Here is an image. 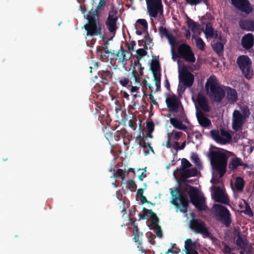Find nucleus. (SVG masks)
I'll list each match as a JSON object with an SVG mask.
<instances>
[{
    "mask_svg": "<svg viewBox=\"0 0 254 254\" xmlns=\"http://www.w3.org/2000/svg\"><path fill=\"white\" fill-rule=\"evenodd\" d=\"M98 17L88 13L86 17L87 22L84 25V28L87 36H99L102 40L105 41L107 39L105 29L103 25L98 22Z\"/></svg>",
    "mask_w": 254,
    "mask_h": 254,
    "instance_id": "f257e3e1",
    "label": "nucleus"
},
{
    "mask_svg": "<svg viewBox=\"0 0 254 254\" xmlns=\"http://www.w3.org/2000/svg\"><path fill=\"white\" fill-rule=\"evenodd\" d=\"M210 163L213 169L222 177L226 172L228 156L220 151H209Z\"/></svg>",
    "mask_w": 254,
    "mask_h": 254,
    "instance_id": "f03ea898",
    "label": "nucleus"
},
{
    "mask_svg": "<svg viewBox=\"0 0 254 254\" xmlns=\"http://www.w3.org/2000/svg\"><path fill=\"white\" fill-rule=\"evenodd\" d=\"M205 89L207 95L212 101L220 102L225 97L224 90L217 83V80L212 76L207 79Z\"/></svg>",
    "mask_w": 254,
    "mask_h": 254,
    "instance_id": "7ed1b4c3",
    "label": "nucleus"
},
{
    "mask_svg": "<svg viewBox=\"0 0 254 254\" xmlns=\"http://www.w3.org/2000/svg\"><path fill=\"white\" fill-rule=\"evenodd\" d=\"M176 193L171 190L170 193L172 196V200L171 203L177 208H179L180 211L183 213H186L188 211L189 200L187 194L180 188L176 190Z\"/></svg>",
    "mask_w": 254,
    "mask_h": 254,
    "instance_id": "20e7f679",
    "label": "nucleus"
},
{
    "mask_svg": "<svg viewBox=\"0 0 254 254\" xmlns=\"http://www.w3.org/2000/svg\"><path fill=\"white\" fill-rule=\"evenodd\" d=\"M184 59L186 62L194 63L195 58L190 46L186 43L181 44L178 46L177 53L175 52V58ZM175 60V59H174Z\"/></svg>",
    "mask_w": 254,
    "mask_h": 254,
    "instance_id": "39448f33",
    "label": "nucleus"
},
{
    "mask_svg": "<svg viewBox=\"0 0 254 254\" xmlns=\"http://www.w3.org/2000/svg\"><path fill=\"white\" fill-rule=\"evenodd\" d=\"M236 63L244 77L247 79H250L253 74L252 63L249 57L246 55L240 56L237 58Z\"/></svg>",
    "mask_w": 254,
    "mask_h": 254,
    "instance_id": "423d86ee",
    "label": "nucleus"
},
{
    "mask_svg": "<svg viewBox=\"0 0 254 254\" xmlns=\"http://www.w3.org/2000/svg\"><path fill=\"white\" fill-rule=\"evenodd\" d=\"M189 228L196 234H200L203 237H209L211 233L205 222L200 219L192 218L189 222Z\"/></svg>",
    "mask_w": 254,
    "mask_h": 254,
    "instance_id": "0eeeda50",
    "label": "nucleus"
},
{
    "mask_svg": "<svg viewBox=\"0 0 254 254\" xmlns=\"http://www.w3.org/2000/svg\"><path fill=\"white\" fill-rule=\"evenodd\" d=\"M188 192L191 203L198 210L203 211L206 210L207 206L205 203V199L203 197L199 196L198 190L197 188L190 186Z\"/></svg>",
    "mask_w": 254,
    "mask_h": 254,
    "instance_id": "6e6552de",
    "label": "nucleus"
},
{
    "mask_svg": "<svg viewBox=\"0 0 254 254\" xmlns=\"http://www.w3.org/2000/svg\"><path fill=\"white\" fill-rule=\"evenodd\" d=\"M145 0L146 2L147 12L151 17L156 18L158 13H163V6L162 0Z\"/></svg>",
    "mask_w": 254,
    "mask_h": 254,
    "instance_id": "1a4fd4ad",
    "label": "nucleus"
},
{
    "mask_svg": "<svg viewBox=\"0 0 254 254\" xmlns=\"http://www.w3.org/2000/svg\"><path fill=\"white\" fill-rule=\"evenodd\" d=\"M117 13L116 9L112 8L109 11L108 16L105 21V25L107 29L114 36L118 29L117 22L118 17L117 15Z\"/></svg>",
    "mask_w": 254,
    "mask_h": 254,
    "instance_id": "9d476101",
    "label": "nucleus"
},
{
    "mask_svg": "<svg viewBox=\"0 0 254 254\" xmlns=\"http://www.w3.org/2000/svg\"><path fill=\"white\" fill-rule=\"evenodd\" d=\"M231 4L236 9L246 14L253 11V7L249 0H230Z\"/></svg>",
    "mask_w": 254,
    "mask_h": 254,
    "instance_id": "9b49d317",
    "label": "nucleus"
},
{
    "mask_svg": "<svg viewBox=\"0 0 254 254\" xmlns=\"http://www.w3.org/2000/svg\"><path fill=\"white\" fill-rule=\"evenodd\" d=\"M179 80L184 85L188 87H191L193 83L194 76L189 71L186 65H184L182 67L181 71L179 73Z\"/></svg>",
    "mask_w": 254,
    "mask_h": 254,
    "instance_id": "f8f14e48",
    "label": "nucleus"
},
{
    "mask_svg": "<svg viewBox=\"0 0 254 254\" xmlns=\"http://www.w3.org/2000/svg\"><path fill=\"white\" fill-rule=\"evenodd\" d=\"M217 207L219 211L218 220L226 227H229L231 223L230 212L224 206L218 205Z\"/></svg>",
    "mask_w": 254,
    "mask_h": 254,
    "instance_id": "ddd939ff",
    "label": "nucleus"
},
{
    "mask_svg": "<svg viewBox=\"0 0 254 254\" xmlns=\"http://www.w3.org/2000/svg\"><path fill=\"white\" fill-rule=\"evenodd\" d=\"M245 119V117L239 110H234L232 115V128L236 131L242 129Z\"/></svg>",
    "mask_w": 254,
    "mask_h": 254,
    "instance_id": "4468645a",
    "label": "nucleus"
},
{
    "mask_svg": "<svg viewBox=\"0 0 254 254\" xmlns=\"http://www.w3.org/2000/svg\"><path fill=\"white\" fill-rule=\"evenodd\" d=\"M132 53L125 49L123 46L118 51L116 54V60L118 63L121 64L125 66L127 64V62L132 57Z\"/></svg>",
    "mask_w": 254,
    "mask_h": 254,
    "instance_id": "2eb2a0df",
    "label": "nucleus"
},
{
    "mask_svg": "<svg viewBox=\"0 0 254 254\" xmlns=\"http://www.w3.org/2000/svg\"><path fill=\"white\" fill-rule=\"evenodd\" d=\"M234 236L235 237V244L241 249H246L249 245L248 241L246 237L243 235L242 233L238 230H235L234 232Z\"/></svg>",
    "mask_w": 254,
    "mask_h": 254,
    "instance_id": "dca6fc26",
    "label": "nucleus"
},
{
    "mask_svg": "<svg viewBox=\"0 0 254 254\" xmlns=\"http://www.w3.org/2000/svg\"><path fill=\"white\" fill-rule=\"evenodd\" d=\"M197 172L196 168H188L178 172L176 175H178L180 177L181 181L185 183L188 178L197 176Z\"/></svg>",
    "mask_w": 254,
    "mask_h": 254,
    "instance_id": "f3484780",
    "label": "nucleus"
},
{
    "mask_svg": "<svg viewBox=\"0 0 254 254\" xmlns=\"http://www.w3.org/2000/svg\"><path fill=\"white\" fill-rule=\"evenodd\" d=\"M213 198L216 202L227 204L229 199L225 195L222 190L219 187H215L213 192Z\"/></svg>",
    "mask_w": 254,
    "mask_h": 254,
    "instance_id": "a211bd4d",
    "label": "nucleus"
},
{
    "mask_svg": "<svg viewBox=\"0 0 254 254\" xmlns=\"http://www.w3.org/2000/svg\"><path fill=\"white\" fill-rule=\"evenodd\" d=\"M241 45L246 50L251 49L254 45V36L252 33L245 34L242 38Z\"/></svg>",
    "mask_w": 254,
    "mask_h": 254,
    "instance_id": "6ab92c4d",
    "label": "nucleus"
},
{
    "mask_svg": "<svg viewBox=\"0 0 254 254\" xmlns=\"http://www.w3.org/2000/svg\"><path fill=\"white\" fill-rule=\"evenodd\" d=\"M143 69L144 67L142 66L139 60L134 62L132 74L134 77L135 82L138 83L139 82V78L137 77V75L141 77L143 74Z\"/></svg>",
    "mask_w": 254,
    "mask_h": 254,
    "instance_id": "aec40b11",
    "label": "nucleus"
},
{
    "mask_svg": "<svg viewBox=\"0 0 254 254\" xmlns=\"http://www.w3.org/2000/svg\"><path fill=\"white\" fill-rule=\"evenodd\" d=\"M113 72H111L109 70H102L98 72L99 76L101 78V82L103 84L102 89L105 85L109 83V81L111 79Z\"/></svg>",
    "mask_w": 254,
    "mask_h": 254,
    "instance_id": "412c9836",
    "label": "nucleus"
},
{
    "mask_svg": "<svg viewBox=\"0 0 254 254\" xmlns=\"http://www.w3.org/2000/svg\"><path fill=\"white\" fill-rule=\"evenodd\" d=\"M196 116L199 124L202 127L207 128L211 126V121L202 112H197Z\"/></svg>",
    "mask_w": 254,
    "mask_h": 254,
    "instance_id": "4be33fe9",
    "label": "nucleus"
},
{
    "mask_svg": "<svg viewBox=\"0 0 254 254\" xmlns=\"http://www.w3.org/2000/svg\"><path fill=\"white\" fill-rule=\"evenodd\" d=\"M104 49L103 46H98L96 49V54L102 61L107 62L109 60L111 53L108 50H105Z\"/></svg>",
    "mask_w": 254,
    "mask_h": 254,
    "instance_id": "5701e85b",
    "label": "nucleus"
},
{
    "mask_svg": "<svg viewBox=\"0 0 254 254\" xmlns=\"http://www.w3.org/2000/svg\"><path fill=\"white\" fill-rule=\"evenodd\" d=\"M166 103L167 105V107L170 111L175 112H178L179 102L176 96L167 98L166 100Z\"/></svg>",
    "mask_w": 254,
    "mask_h": 254,
    "instance_id": "b1692460",
    "label": "nucleus"
},
{
    "mask_svg": "<svg viewBox=\"0 0 254 254\" xmlns=\"http://www.w3.org/2000/svg\"><path fill=\"white\" fill-rule=\"evenodd\" d=\"M197 102L201 109L206 112L210 111V108L205 96L201 93H199L197 96Z\"/></svg>",
    "mask_w": 254,
    "mask_h": 254,
    "instance_id": "393cba45",
    "label": "nucleus"
},
{
    "mask_svg": "<svg viewBox=\"0 0 254 254\" xmlns=\"http://www.w3.org/2000/svg\"><path fill=\"white\" fill-rule=\"evenodd\" d=\"M240 28L246 31H254V21L251 20H241L239 22Z\"/></svg>",
    "mask_w": 254,
    "mask_h": 254,
    "instance_id": "a878e982",
    "label": "nucleus"
},
{
    "mask_svg": "<svg viewBox=\"0 0 254 254\" xmlns=\"http://www.w3.org/2000/svg\"><path fill=\"white\" fill-rule=\"evenodd\" d=\"M170 124L176 128L186 131L188 127L182 123V122L176 118L170 119Z\"/></svg>",
    "mask_w": 254,
    "mask_h": 254,
    "instance_id": "bb28decb",
    "label": "nucleus"
},
{
    "mask_svg": "<svg viewBox=\"0 0 254 254\" xmlns=\"http://www.w3.org/2000/svg\"><path fill=\"white\" fill-rule=\"evenodd\" d=\"M244 165V163L242 161L241 158L237 157H234L231 159L229 164V168L232 170H235L237 169L239 166H242Z\"/></svg>",
    "mask_w": 254,
    "mask_h": 254,
    "instance_id": "cd10ccee",
    "label": "nucleus"
},
{
    "mask_svg": "<svg viewBox=\"0 0 254 254\" xmlns=\"http://www.w3.org/2000/svg\"><path fill=\"white\" fill-rule=\"evenodd\" d=\"M226 90L228 100L232 102H236L238 99L236 90L230 87H227Z\"/></svg>",
    "mask_w": 254,
    "mask_h": 254,
    "instance_id": "c85d7f7f",
    "label": "nucleus"
},
{
    "mask_svg": "<svg viewBox=\"0 0 254 254\" xmlns=\"http://www.w3.org/2000/svg\"><path fill=\"white\" fill-rule=\"evenodd\" d=\"M195 245V242H192L191 239H187L185 242V249L186 250V254L193 253V252L196 251L194 249Z\"/></svg>",
    "mask_w": 254,
    "mask_h": 254,
    "instance_id": "c756f323",
    "label": "nucleus"
},
{
    "mask_svg": "<svg viewBox=\"0 0 254 254\" xmlns=\"http://www.w3.org/2000/svg\"><path fill=\"white\" fill-rule=\"evenodd\" d=\"M144 210L148 211V215L149 214L150 217V221L151 222V227H154V226L158 225L159 222V219L157 217L156 214L154 213L151 209H147L144 207Z\"/></svg>",
    "mask_w": 254,
    "mask_h": 254,
    "instance_id": "7c9ffc66",
    "label": "nucleus"
},
{
    "mask_svg": "<svg viewBox=\"0 0 254 254\" xmlns=\"http://www.w3.org/2000/svg\"><path fill=\"white\" fill-rule=\"evenodd\" d=\"M106 2V1L105 0H100L96 8L95 9H90L88 12V14L93 15V16H96V17H99L100 14L99 10L101 9L102 7L105 6Z\"/></svg>",
    "mask_w": 254,
    "mask_h": 254,
    "instance_id": "2f4dec72",
    "label": "nucleus"
},
{
    "mask_svg": "<svg viewBox=\"0 0 254 254\" xmlns=\"http://www.w3.org/2000/svg\"><path fill=\"white\" fill-rule=\"evenodd\" d=\"M118 81L121 86L127 88H129L131 84V82L129 80V75L120 77L118 79Z\"/></svg>",
    "mask_w": 254,
    "mask_h": 254,
    "instance_id": "473e14b6",
    "label": "nucleus"
},
{
    "mask_svg": "<svg viewBox=\"0 0 254 254\" xmlns=\"http://www.w3.org/2000/svg\"><path fill=\"white\" fill-rule=\"evenodd\" d=\"M210 134L212 138L218 143L225 144L226 141L220 135L218 130L213 129L210 131Z\"/></svg>",
    "mask_w": 254,
    "mask_h": 254,
    "instance_id": "72a5a7b5",
    "label": "nucleus"
},
{
    "mask_svg": "<svg viewBox=\"0 0 254 254\" xmlns=\"http://www.w3.org/2000/svg\"><path fill=\"white\" fill-rule=\"evenodd\" d=\"M191 166V163L187 159L183 158L181 161V166L180 168L176 169V170L174 172V175L176 176L178 172L188 169Z\"/></svg>",
    "mask_w": 254,
    "mask_h": 254,
    "instance_id": "f704fd0d",
    "label": "nucleus"
},
{
    "mask_svg": "<svg viewBox=\"0 0 254 254\" xmlns=\"http://www.w3.org/2000/svg\"><path fill=\"white\" fill-rule=\"evenodd\" d=\"M214 29L212 27L211 22H207L206 23L205 29L204 30V34L206 38H212L215 34Z\"/></svg>",
    "mask_w": 254,
    "mask_h": 254,
    "instance_id": "c9c22d12",
    "label": "nucleus"
},
{
    "mask_svg": "<svg viewBox=\"0 0 254 254\" xmlns=\"http://www.w3.org/2000/svg\"><path fill=\"white\" fill-rule=\"evenodd\" d=\"M213 51L219 56L223 53L224 45L221 42H216L212 45Z\"/></svg>",
    "mask_w": 254,
    "mask_h": 254,
    "instance_id": "e433bc0d",
    "label": "nucleus"
},
{
    "mask_svg": "<svg viewBox=\"0 0 254 254\" xmlns=\"http://www.w3.org/2000/svg\"><path fill=\"white\" fill-rule=\"evenodd\" d=\"M235 186L238 191H241L244 187V180L240 177L236 178Z\"/></svg>",
    "mask_w": 254,
    "mask_h": 254,
    "instance_id": "4c0bfd02",
    "label": "nucleus"
},
{
    "mask_svg": "<svg viewBox=\"0 0 254 254\" xmlns=\"http://www.w3.org/2000/svg\"><path fill=\"white\" fill-rule=\"evenodd\" d=\"M167 39L168 40L169 44L171 45L172 47V53L173 55V59H174L175 58V51L174 50V46L176 45V40L175 37L173 36V35L171 33L169 36L167 37Z\"/></svg>",
    "mask_w": 254,
    "mask_h": 254,
    "instance_id": "58836bf2",
    "label": "nucleus"
},
{
    "mask_svg": "<svg viewBox=\"0 0 254 254\" xmlns=\"http://www.w3.org/2000/svg\"><path fill=\"white\" fill-rule=\"evenodd\" d=\"M187 25L192 32L198 30L199 28V25L190 18H189L187 21Z\"/></svg>",
    "mask_w": 254,
    "mask_h": 254,
    "instance_id": "ea45409f",
    "label": "nucleus"
},
{
    "mask_svg": "<svg viewBox=\"0 0 254 254\" xmlns=\"http://www.w3.org/2000/svg\"><path fill=\"white\" fill-rule=\"evenodd\" d=\"M221 136L223 137L226 141L225 144L229 142L232 139L231 134L227 131L225 130L224 128H220Z\"/></svg>",
    "mask_w": 254,
    "mask_h": 254,
    "instance_id": "a19ab883",
    "label": "nucleus"
},
{
    "mask_svg": "<svg viewBox=\"0 0 254 254\" xmlns=\"http://www.w3.org/2000/svg\"><path fill=\"white\" fill-rule=\"evenodd\" d=\"M150 69L152 73L160 72V67L159 61L152 60Z\"/></svg>",
    "mask_w": 254,
    "mask_h": 254,
    "instance_id": "79ce46f5",
    "label": "nucleus"
},
{
    "mask_svg": "<svg viewBox=\"0 0 254 254\" xmlns=\"http://www.w3.org/2000/svg\"><path fill=\"white\" fill-rule=\"evenodd\" d=\"M187 3L191 5H196L203 2L206 5H209L208 0H186Z\"/></svg>",
    "mask_w": 254,
    "mask_h": 254,
    "instance_id": "37998d69",
    "label": "nucleus"
},
{
    "mask_svg": "<svg viewBox=\"0 0 254 254\" xmlns=\"http://www.w3.org/2000/svg\"><path fill=\"white\" fill-rule=\"evenodd\" d=\"M195 43L196 46L198 49L201 51H203L204 50L205 44L201 38L198 37L195 39Z\"/></svg>",
    "mask_w": 254,
    "mask_h": 254,
    "instance_id": "c03bdc74",
    "label": "nucleus"
},
{
    "mask_svg": "<svg viewBox=\"0 0 254 254\" xmlns=\"http://www.w3.org/2000/svg\"><path fill=\"white\" fill-rule=\"evenodd\" d=\"M159 33L161 36V37H168L169 35L171 33H170L169 31L168 30V29L163 26H160L159 29Z\"/></svg>",
    "mask_w": 254,
    "mask_h": 254,
    "instance_id": "a18cd8bd",
    "label": "nucleus"
},
{
    "mask_svg": "<svg viewBox=\"0 0 254 254\" xmlns=\"http://www.w3.org/2000/svg\"><path fill=\"white\" fill-rule=\"evenodd\" d=\"M126 173V172L125 171H124L121 169H118L114 174V177L116 178L121 177L122 181H123L125 179Z\"/></svg>",
    "mask_w": 254,
    "mask_h": 254,
    "instance_id": "49530a36",
    "label": "nucleus"
},
{
    "mask_svg": "<svg viewBox=\"0 0 254 254\" xmlns=\"http://www.w3.org/2000/svg\"><path fill=\"white\" fill-rule=\"evenodd\" d=\"M190 159L191 161L198 167L201 166L200 159L196 153H193L191 156Z\"/></svg>",
    "mask_w": 254,
    "mask_h": 254,
    "instance_id": "de8ad7c7",
    "label": "nucleus"
},
{
    "mask_svg": "<svg viewBox=\"0 0 254 254\" xmlns=\"http://www.w3.org/2000/svg\"><path fill=\"white\" fill-rule=\"evenodd\" d=\"M149 227L150 229H151V230L154 229V230H156V235L158 237H159L160 238H162L163 234H162V230L161 228V226L160 225H158L154 226V227H151V226H149Z\"/></svg>",
    "mask_w": 254,
    "mask_h": 254,
    "instance_id": "09e8293b",
    "label": "nucleus"
},
{
    "mask_svg": "<svg viewBox=\"0 0 254 254\" xmlns=\"http://www.w3.org/2000/svg\"><path fill=\"white\" fill-rule=\"evenodd\" d=\"M147 51L144 49L140 48L136 50V58L137 60L141 59L143 57L145 56L147 54Z\"/></svg>",
    "mask_w": 254,
    "mask_h": 254,
    "instance_id": "8fccbe9b",
    "label": "nucleus"
},
{
    "mask_svg": "<svg viewBox=\"0 0 254 254\" xmlns=\"http://www.w3.org/2000/svg\"><path fill=\"white\" fill-rule=\"evenodd\" d=\"M136 23L142 26V30L143 31L147 30L148 28V24L145 19H139L136 21Z\"/></svg>",
    "mask_w": 254,
    "mask_h": 254,
    "instance_id": "3c124183",
    "label": "nucleus"
},
{
    "mask_svg": "<svg viewBox=\"0 0 254 254\" xmlns=\"http://www.w3.org/2000/svg\"><path fill=\"white\" fill-rule=\"evenodd\" d=\"M127 184L128 186V188L130 190L132 191V190H136L137 186H136L135 182L133 180H129L127 181Z\"/></svg>",
    "mask_w": 254,
    "mask_h": 254,
    "instance_id": "603ef678",
    "label": "nucleus"
},
{
    "mask_svg": "<svg viewBox=\"0 0 254 254\" xmlns=\"http://www.w3.org/2000/svg\"><path fill=\"white\" fill-rule=\"evenodd\" d=\"M136 44L135 41H131L130 43H126L125 46L128 49V51L131 52L134 51V47L135 46Z\"/></svg>",
    "mask_w": 254,
    "mask_h": 254,
    "instance_id": "864d4df0",
    "label": "nucleus"
},
{
    "mask_svg": "<svg viewBox=\"0 0 254 254\" xmlns=\"http://www.w3.org/2000/svg\"><path fill=\"white\" fill-rule=\"evenodd\" d=\"M147 132H153L154 130V124L152 121L148 122L146 124Z\"/></svg>",
    "mask_w": 254,
    "mask_h": 254,
    "instance_id": "5fc2aeb1",
    "label": "nucleus"
},
{
    "mask_svg": "<svg viewBox=\"0 0 254 254\" xmlns=\"http://www.w3.org/2000/svg\"><path fill=\"white\" fill-rule=\"evenodd\" d=\"M170 133L174 135V139L176 140H178L183 134L182 132L175 130H173Z\"/></svg>",
    "mask_w": 254,
    "mask_h": 254,
    "instance_id": "6e6d98bb",
    "label": "nucleus"
},
{
    "mask_svg": "<svg viewBox=\"0 0 254 254\" xmlns=\"http://www.w3.org/2000/svg\"><path fill=\"white\" fill-rule=\"evenodd\" d=\"M136 120L131 119L128 121V126L133 130H135L136 128Z\"/></svg>",
    "mask_w": 254,
    "mask_h": 254,
    "instance_id": "4d7b16f0",
    "label": "nucleus"
},
{
    "mask_svg": "<svg viewBox=\"0 0 254 254\" xmlns=\"http://www.w3.org/2000/svg\"><path fill=\"white\" fill-rule=\"evenodd\" d=\"M222 245H224V249H223V251L224 253V254H230L232 252L231 248L224 242L222 243Z\"/></svg>",
    "mask_w": 254,
    "mask_h": 254,
    "instance_id": "13d9d810",
    "label": "nucleus"
},
{
    "mask_svg": "<svg viewBox=\"0 0 254 254\" xmlns=\"http://www.w3.org/2000/svg\"><path fill=\"white\" fill-rule=\"evenodd\" d=\"M243 212L246 214V215H248L250 216H253V212L250 208V205L248 204H246V206H245V210L243 211Z\"/></svg>",
    "mask_w": 254,
    "mask_h": 254,
    "instance_id": "bf43d9fd",
    "label": "nucleus"
},
{
    "mask_svg": "<svg viewBox=\"0 0 254 254\" xmlns=\"http://www.w3.org/2000/svg\"><path fill=\"white\" fill-rule=\"evenodd\" d=\"M153 77L155 83L161 82V74L160 72L154 73Z\"/></svg>",
    "mask_w": 254,
    "mask_h": 254,
    "instance_id": "052dcab7",
    "label": "nucleus"
},
{
    "mask_svg": "<svg viewBox=\"0 0 254 254\" xmlns=\"http://www.w3.org/2000/svg\"><path fill=\"white\" fill-rule=\"evenodd\" d=\"M148 211H145L144 210V207L142 209V213H139V220H143L145 219L146 218V216L148 217L149 215H148Z\"/></svg>",
    "mask_w": 254,
    "mask_h": 254,
    "instance_id": "680f3d73",
    "label": "nucleus"
},
{
    "mask_svg": "<svg viewBox=\"0 0 254 254\" xmlns=\"http://www.w3.org/2000/svg\"><path fill=\"white\" fill-rule=\"evenodd\" d=\"M140 201L141 202L142 204H144V203H148V204H151V205H155V203H152L151 202H150V201H148L147 200L146 197L144 195H142L141 196H140Z\"/></svg>",
    "mask_w": 254,
    "mask_h": 254,
    "instance_id": "e2e57ef3",
    "label": "nucleus"
},
{
    "mask_svg": "<svg viewBox=\"0 0 254 254\" xmlns=\"http://www.w3.org/2000/svg\"><path fill=\"white\" fill-rule=\"evenodd\" d=\"M212 38H213L214 39H218L219 40H220L221 41H223L224 40V39L223 38L221 35L218 34L217 31H215L214 36H213Z\"/></svg>",
    "mask_w": 254,
    "mask_h": 254,
    "instance_id": "0e129e2a",
    "label": "nucleus"
},
{
    "mask_svg": "<svg viewBox=\"0 0 254 254\" xmlns=\"http://www.w3.org/2000/svg\"><path fill=\"white\" fill-rule=\"evenodd\" d=\"M172 135V133H168L167 135V141L166 142V146L167 148H170L171 147L172 145L171 144V136Z\"/></svg>",
    "mask_w": 254,
    "mask_h": 254,
    "instance_id": "69168bd1",
    "label": "nucleus"
},
{
    "mask_svg": "<svg viewBox=\"0 0 254 254\" xmlns=\"http://www.w3.org/2000/svg\"><path fill=\"white\" fill-rule=\"evenodd\" d=\"M139 87H140L139 86H131L130 85V87H129L128 89H130V92H132V93L137 92L138 91V90H139Z\"/></svg>",
    "mask_w": 254,
    "mask_h": 254,
    "instance_id": "338daca9",
    "label": "nucleus"
},
{
    "mask_svg": "<svg viewBox=\"0 0 254 254\" xmlns=\"http://www.w3.org/2000/svg\"><path fill=\"white\" fill-rule=\"evenodd\" d=\"M154 237V236L151 232H150L149 236H148V240L149 243L153 245L155 244V241L153 238Z\"/></svg>",
    "mask_w": 254,
    "mask_h": 254,
    "instance_id": "774afa93",
    "label": "nucleus"
}]
</instances>
